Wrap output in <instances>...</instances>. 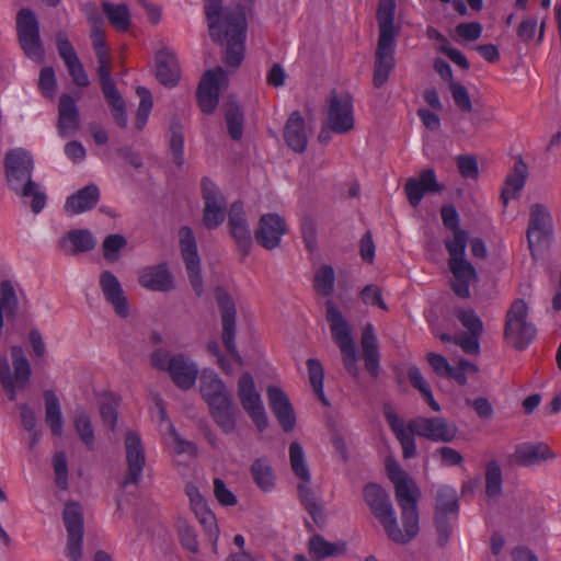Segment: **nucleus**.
I'll return each instance as SVG.
<instances>
[{"label": "nucleus", "instance_id": "obj_20", "mask_svg": "<svg viewBox=\"0 0 561 561\" xmlns=\"http://www.w3.org/2000/svg\"><path fill=\"white\" fill-rule=\"evenodd\" d=\"M4 167L9 186L15 192H19L26 181L32 180L33 158L22 148L7 152Z\"/></svg>", "mask_w": 561, "mask_h": 561}, {"label": "nucleus", "instance_id": "obj_60", "mask_svg": "<svg viewBox=\"0 0 561 561\" xmlns=\"http://www.w3.org/2000/svg\"><path fill=\"white\" fill-rule=\"evenodd\" d=\"M449 90L456 106L465 113H469L472 110V102L467 89L455 81L449 83Z\"/></svg>", "mask_w": 561, "mask_h": 561}, {"label": "nucleus", "instance_id": "obj_3", "mask_svg": "<svg viewBox=\"0 0 561 561\" xmlns=\"http://www.w3.org/2000/svg\"><path fill=\"white\" fill-rule=\"evenodd\" d=\"M386 471L396 489V499L401 508L402 524L412 534L419 533L417 499L420 491L394 459L386 460Z\"/></svg>", "mask_w": 561, "mask_h": 561}, {"label": "nucleus", "instance_id": "obj_22", "mask_svg": "<svg viewBox=\"0 0 561 561\" xmlns=\"http://www.w3.org/2000/svg\"><path fill=\"white\" fill-rule=\"evenodd\" d=\"M185 493L190 500V505L197 520L203 526L209 540L214 541V546L218 539L219 529L217 527L216 517L209 510L206 500L201 494L198 488L193 483L185 485Z\"/></svg>", "mask_w": 561, "mask_h": 561}, {"label": "nucleus", "instance_id": "obj_53", "mask_svg": "<svg viewBox=\"0 0 561 561\" xmlns=\"http://www.w3.org/2000/svg\"><path fill=\"white\" fill-rule=\"evenodd\" d=\"M73 425L81 442L89 449H92L94 446L95 435L90 416L84 411H77L75 414Z\"/></svg>", "mask_w": 561, "mask_h": 561}, {"label": "nucleus", "instance_id": "obj_18", "mask_svg": "<svg viewBox=\"0 0 561 561\" xmlns=\"http://www.w3.org/2000/svg\"><path fill=\"white\" fill-rule=\"evenodd\" d=\"M227 76L221 67L207 70L198 84L196 96L203 113L211 114L219 102L221 85L226 82Z\"/></svg>", "mask_w": 561, "mask_h": 561}, {"label": "nucleus", "instance_id": "obj_57", "mask_svg": "<svg viewBox=\"0 0 561 561\" xmlns=\"http://www.w3.org/2000/svg\"><path fill=\"white\" fill-rule=\"evenodd\" d=\"M19 193H21V195L24 197H33L31 207L34 214H39L45 207L46 195L36 191V183L32 180L26 181L20 188Z\"/></svg>", "mask_w": 561, "mask_h": 561}, {"label": "nucleus", "instance_id": "obj_54", "mask_svg": "<svg viewBox=\"0 0 561 561\" xmlns=\"http://www.w3.org/2000/svg\"><path fill=\"white\" fill-rule=\"evenodd\" d=\"M335 273L331 265H323L314 274V289L322 296L328 297L333 293Z\"/></svg>", "mask_w": 561, "mask_h": 561}, {"label": "nucleus", "instance_id": "obj_23", "mask_svg": "<svg viewBox=\"0 0 561 561\" xmlns=\"http://www.w3.org/2000/svg\"><path fill=\"white\" fill-rule=\"evenodd\" d=\"M286 231L285 220L279 215L265 214L260 218L255 239L263 248L273 250L280 244L282 237Z\"/></svg>", "mask_w": 561, "mask_h": 561}, {"label": "nucleus", "instance_id": "obj_58", "mask_svg": "<svg viewBox=\"0 0 561 561\" xmlns=\"http://www.w3.org/2000/svg\"><path fill=\"white\" fill-rule=\"evenodd\" d=\"M459 322L468 330L470 334H482L483 323L472 309H461L456 313Z\"/></svg>", "mask_w": 561, "mask_h": 561}, {"label": "nucleus", "instance_id": "obj_14", "mask_svg": "<svg viewBox=\"0 0 561 561\" xmlns=\"http://www.w3.org/2000/svg\"><path fill=\"white\" fill-rule=\"evenodd\" d=\"M215 299L218 305L222 322V342L229 355L238 363L240 356L234 343L236 337V304L231 295L222 287L215 289Z\"/></svg>", "mask_w": 561, "mask_h": 561}, {"label": "nucleus", "instance_id": "obj_59", "mask_svg": "<svg viewBox=\"0 0 561 561\" xmlns=\"http://www.w3.org/2000/svg\"><path fill=\"white\" fill-rule=\"evenodd\" d=\"M126 245L122 234H110L103 241V255L108 262L117 260L118 252Z\"/></svg>", "mask_w": 561, "mask_h": 561}, {"label": "nucleus", "instance_id": "obj_25", "mask_svg": "<svg viewBox=\"0 0 561 561\" xmlns=\"http://www.w3.org/2000/svg\"><path fill=\"white\" fill-rule=\"evenodd\" d=\"M99 284L105 300L113 307L115 313L121 318H127L129 304L118 278L111 271H103L100 274Z\"/></svg>", "mask_w": 561, "mask_h": 561}, {"label": "nucleus", "instance_id": "obj_11", "mask_svg": "<svg viewBox=\"0 0 561 561\" xmlns=\"http://www.w3.org/2000/svg\"><path fill=\"white\" fill-rule=\"evenodd\" d=\"M459 513L458 494L455 488L443 485L436 493L435 526L439 539L446 542L451 531L450 520Z\"/></svg>", "mask_w": 561, "mask_h": 561}, {"label": "nucleus", "instance_id": "obj_29", "mask_svg": "<svg viewBox=\"0 0 561 561\" xmlns=\"http://www.w3.org/2000/svg\"><path fill=\"white\" fill-rule=\"evenodd\" d=\"M79 127L80 113L76 100L69 94H62L58 104V134L61 137L73 136Z\"/></svg>", "mask_w": 561, "mask_h": 561}, {"label": "nucleus", "instance_id": "obj_21", "mask_svg": "<svg viewBox=\"0 0 561 561\" xmlns=\"http://www.w3.org/2000/svg\"><path fill=\"white\" fill-rule=\"evenodd\" d=\"M56 48L72 79V82L80 88L88 87L90 84L88 73L80 61L73 45L70 43L64 31H59L56 34Z\"/></svg>", "mask_w": 561, "mask_h": 561}, {"label": "nucleus", "instance_id": "obj_6", "mask_svg": "<svg viewBox=\"0 0 561 561\" xmlns=\"http://www.w3.org/2000/svg\"><path fill=\"white\" fill-rule=\"evenodd\" d=\"M325 309L332 339L341 350L344 367L351 375L356 376L357 355L351 325L332 301H327Z\"/></svg>", "mask_w": 561, "mask_h": 561}, {"label": "nucleus", "instance_id": "obj_2", "mask_svg": "<svg viewBox=\"0 0 561 561\" xmlns=\"http://www.w3.org/2000/svg\"><path fill=\"white\" fill-rule=\"evenodd\" d=\"M383 417L402 447L404 459L416 454L415 435L432 442L450 443L457 435V426L442 416H417L405 424L390 403L383 404Z\"/></svg>", "mask_w": 561, "mask_h": 561}, {"label": "nucleus", "instance_id": "obj_43", "mask_svg": "<svg viewBox=\"0 0 561 561\" xmlns=\"http://www.w3.org/2000/svg\"><path fill=\"white\" fill-rule=\"evenodd\" d=\"M251 476L256 486L263 492H271L275 486L276 477L266 458H257L250 468Z\"/></svg>", "mask_w": 561, "mask_h": 561}, {"label": "nucleus", "instance_id": "obj_34", "mask_svg": "<svg viewBox=\"0 0 561 561\" xmlns=\"http://www.w3.org/2000/svg\"><path fill=\"white\" fill-rule=\"evenodd\" d=\"M528 176V168L527 164L519 157L512 169V171L507 174L504 187L501 193V199L504 206H507L508 202L515 198L518 193L525 186L526 180Z\"/></svg>", "mask_w": 561, "mask_h": 561}, {"label": "nucleus", "instance_id": "obj_37", "mask_svg": "<svg viewBox=\"0 0 561 561\" xmlns=\"http://www.w3.org/2000/svg\"><path fill=\"white\" fill-rule=\"evenodd\" d=\"M199 388L201 394L208 405L230 397L224 381L211 370H204L202 373Z\"/></svg>", "mask_w": 561, "mask_h": 561}, {"label": "nucleus", "instance_id": "obj_13", "mask_svg": "<svg viewBox=\"0 0 561 561\" xmlns=\"http://www.w3.org/2000/svg\"><path fill=\"white\" fill-rule=\"evenodd\" d=\"M179 240L182 259L187 271L191 286L195 294L201 296L203 294L201 259L193 230L187 226L181 227L179 230Z\"/></svg>", "mask_w": 561, "mask_h": 561}, {"label": "nucleus", "instance_id": "obj_30", "mask_svg": "<svg viewBox=\"0 0 561 561\" xmlns=\"http://www.w3.org/2000/svg\"><path fill=\"white\" fill-rule=\"evenodd\" d=\"M139 284L152 291L167 293L173 289L174 282L165 263L146 267L138 277Z\"/></svg>", "mask_w": 561, "mask_h": 561}, {"label": "nucleus", "instance_id": "obj_46", "mask_svg": "<svg viewBox=\"0 0 561 561\" xmlns=\"http://www.w3.org/2000/svg\"><path fill=\"white\" fill-rule=\"evenodd\" d=\"M307 367L309 382L312 387L314 394L323 405L329 407L330 402L324 393V369L322 364L317 358H309L307 360Z\"/></svg>", "mask_w": 561, "mask_h": 561}, {"label": "nucleus", "instance_id": "obj_63", "mask_svg": "<svg viewBox=\"0 0 561 561\" xmlns=\"http://www.w3.org/2000/svg\"><path fill=\"white\" fill-rule=\"evenodd\" d=\"M100 414L103 422L113 430L117 421V397L115 394H110L107 400L102 402Z\"/></svg>", "mask_w": 561, "mask_h": 561}, {"label": "nucleus", "instance_id": "obj_19", "mask_svg": "<svg viewBox=\"0 0 561 561\" xmlns=\"http://www.w3.org/2000/svg\"><path fill=\"white\" fill-rule=\"evenodd\" d=\"M202 193L205 202L203 221L207 229L218 228L226 217L225 198L218 186L208 178L202 179Z\"/></svg>", "mask_w": 561, "mask_h": 561}, {"label": "nucleus", "instance_id": "obj_5", "mask_svg": "<svg viewBox=\"0 0 561 561\" xmlns=\"http://www.w3.org/2000/svg\"><path fill=\"white\" fill-rule=\"evenodd\" d=\"M536 327L528 321V306L524 299H515L505 317V340L516 350H526L535 340Z\"/></svg>", "mask_w": 561, "mask_h": 561}, {"label": "nucleus", "instance_id": "obj_39", "mask_svg": "<svg viewBox=\"0 0 561 561\" xmlns=\"http://www.w3.org/2000/svg\"><path fill=\"white\" fill-rule=\"evenodd\" d=\"M60 248L69 254L87 252L95 247L91 232L87 229L70 230L61 240Z\"/></svg>", "mask_w": 561, "mask_h": 561}, {"label": "nucleus", "instance_id": "obj_33", "mask_svg": "<svg viewBox=\"0 0 561 561\" xmlns=\"http://www.w3.org/2000/svg\"><path fill=\"white\" fill-rule=\"evenodd\" d=\"M100 199V190L95 184L87 185L70 195L65 204V210L71 215L91 210Z\"/></svg>", "mask_w": 561, "mask_h": 561}, {"label": "nucleus", "instance_id": "obj_51", "mask_svg": "<svg viewBox=\"0 0 561 561\" xmlns=\"http://www.w3.org/2000/svg\"><path fill=\"white\" fill-rule=\"evenodd\" d=\"M136 94L140 102L136 114V128L142 130L147 125L150 113L152 111L153 101L151 92L146 87H137Z\"/></svg>", "mask_w": 561, "mask_h": 561}, {"label": "nucleus", "instance_id": "obj_47", "mask_svg": "<svg viewBox=\"0 0 561 561\" xmlns=\"http://www.w3.org/2000/svg\"><path fill=\"white\" fill-rule=\"evenodd\" d=\"M289 459L295 476L304 482H310L311 473L305 460L304 449L299 443L293 442L290 444Z\"/></svg>", "mask_w": 561, "mask_h": 561}, {"label": "nucleus", "instance_id": "obj_50", "mask_svg": "<svg viewBox=\"0 0 561 561\" xmlns=\"http://www.w3.org/2000/svg\"><path fill=\"white\" fill-rule=\"evenodd\" d=\"M19 308L14 285L5 279L0 284V309L4 311L7 318L14 317Z\"/></svg>", "mask_w": 561, "mask_h": 561}, {"label": "nucleus", "instance_id": "obj_48", "mask_svg": "<svg viewBox=\"0 0 561 561\" xmlns=\"http://www.w3.org/2000/svg\"><path fill=\"white\" fill-rule=\"evenodd\" d=\"M227 130L231 139L240 140L243 135L244 116L241 107L234 103L227 106L225 112Z\"/></svg>", "mask_w": 561, "mask_h": 561}, {"label": "nucleus", "instance_id": "obj_8", "mask_svg": "<svg viewBox=\"0 0 561 561\" xmlns=\"http://www.w3.org/2000/svg\"><path fill=\"white\" fill-rule=\"evenodd\" d=\"M553 236V221L551 214L542 204H534L529 209L527 227V242L530 254L537 259V252L547 248Z\"/></svg>", "mask_w": 561, "mask_h": 561}, {"label": "nucleus", "instance_id": "obj_4", "mask_svg": "<svg viewBox=\"0 0 561 561\" xmlns=\"http://www.w3.org/2000/svg\"><path fill=\"white\" fill-rule=\"evenodd\" d=\"M364 497L371 513L382 525L386 534L392 541L405 543L417 535H410L404 525L403 531L400 529L390 496L379 484H367L364 489Z\"/></svg>", "mask_w": 561, "mask_h": 561}, {"label": "nucleus", "instance_id": "obj_9", "mask_svg": "<svg viewBox=\"0 0 561 561\" xmlns=\"http://www.w3.org/2000/svg\"><path fill=\"white\" fill-rule=\"evenodd\" d=\"M16 33L24 54L34 61H41L44 57V47L37 18L31 9L23 8L18 12Z\"/></svg>", "mask_w": 561, "mask_h": 561}, {"label": "nucleus", "instance_id": "obj_41", "mask_svg": "<svg viewBox=\"0 0 561 561\" xmlns=\"http://www.w3.org/2000/svg\"><path fill=\"white\" fill-rule=\"evenodd\" d=\"M396 2L394 0H380L377 10L379 26L378 38H396L398 30L394 26Z\"/></svg>", "mask_w": 561, "mask_h": 561}, {"label": "nucleus", "instance_id": "obj_31", "mask_svg": "<svg viewBox=\"0 0 561 561\" xmlns=\"http://www.w3.org/2000/svg\"><path fill=\"white\" fill-rule=\"evenodd\" d=\"M284 138L293 151L301 153L306 150L308 145L306 123L298 111L289 115L284 128Z\"/></svg>", "mask_w": 561, "mask_h": 561}, {"label": "nucleus", "instance_id": "obj_38", "mask_svg": "<svg viewBox=\"0 0 561 561\" xmlns=\"http://www.w3.org/2000/svg\"><path fill=\"white\" fill-rule=\"evenodd\" d=\"M43 398L45 402V422L54 436H61L64 420L59 399L50 389L43 391Z\"/></svg>", "mask_w": 561, "mask_h": 561}, {"label": "nucleus", "instance_id": "obj_42", "mask_svg": "<svg viewBox=\"0 0 561 561\" xmlns=\"http://www.w3.org/2000/svg\"><path fill=\"white\" fill-rule=\"evenodd\" d=\"M310 482L301 481L298 486V495L305 510L308 512L314 524L322 527L325 523V516L322 505L318 502L313 491L309 488Z\"/></svg>", "mask_w": 561, "mask_h": 561}, {"label": "nucleus", "instance_id": "obj_17", "mask_svg": "<svg viewBox=\"0 0 561 561\" xmlns=\"http://www.w3.org/2000/svg\"><path fill=\"white\" fill-rule=\"evenodd\" d=\"M396 38H378L374 56L373 85L381 89L396 68Z\"/></svg>", "mask_w": 561, "mask_h": 561}, {"label": "nucleus", "instance_id": "obj_56", "mask_svg": "<svg viewBox=\"0 0 561 561\" xmlns=\"http://www.w3.org/2000/svg\"><path fill=\"white\" fill-rule=\"evenodd\" d=\"M38 89L42 95L46 99L53 100L57 91V79L53 67H43L38 76Z\"/></svg>", "mask_w": 561, "mask_h": 561}, {"label": "nucleus", "instance_id": "obj_32", "mask_svg": "<svg viewBox=\"0 0 561 561\" xmlns=\"http://www.w3.org/2000/svg\"><path fill=\"white\" fill-rule=\"evenodd\" d=\"M156 76L163 85L173 87L180 79V67L172 50L162 48L156 55Z\"/></svg>", "mask_w": 561, "mask_h": 561}, {"label": "nucleus", "instance_id": "obj_52", "mask_svg": "<svg viewBox=\"0 0 561 561\" xmlns=\"http://www.w3.org/2000/svg\"><path fill=\"white\" fill-rule=\"evenodd\" d=\"M55 484L60 491H67L69 488V471L67 455L65 451H57L51 459Z\"/></svg>", "mask_w": 561, "mask_h": 561}, {"label": "nucleus", "instance_id": "obj_7", "mask_svg": "<svg viewBox=\"0 0 561 561\" xmlns=\"http://www.w3.org/2000/svg\"><path fill=\"white\" fill-rule=\"evenodd\" d=\"M14 374L12 375L9 362L0 356V383L10 401L16 398V389L24 388L31 378L32 370L24 351L19 345L10 348Z\"/></svg>", "mask_w": 561, "mask_h": 561}, {"label": "nucleus", "instance_id": "obj_45", "mask_svg": "<svg viewBox=\"0 0 561 561\" xmlns=\"http://www.w3.org/2000/svg\"><path fill=\"white\" fill-rule=\"evenodd\" d=\"M469 242V232L465 229L450 231L444 239V247L449 255L448 261L466 259V249Z\"/></svg>", "mask_w": 561, "mask_h": 561}, {"label": "nucleus", "instance_id": "obj_64", "mask_svg": "<svg viewBox=\"0 0 561 561\" xmlns=\"http://www.w3.org/2000/svg\"><path fill=\"white\" fill-rule=\"evenodd\" d=\"M440 218L443 221V226L448 231L462 230V228L460 227V216L454 205H443L440 208Z\"/></svg>", "mask_w": 561, "mask_h": 561}, {"label": "nucleus", "instance_id": "obj_16", "mask_svg": "<svg viewBox=\"0 0 561 561\" xmlns=\"http://www.w3.org/2000/svg\"><path fill=\"white\" fill-rule=\"evenodd\" d=\"M329 128L336 134H346L354 128V105L350 94L333 92L329 99L328 108Z\"/></svg>", "mask_w": 561, "mask_h": 561}, {"label": "nucleus", "instance_id": "obj_62", "mask_svg": "<svg viewBox=\"0 0 561 561\" xmlns=\"http://www.w3.org/2000/svg\"><path fill=\"white\" fill-rule=\"evenodd\" d=\"M360 299L365 305L377 306L382 310H388L387 304L383 301L381 290L378 286L369 284L360 291Z\"/></svg>", "mask_w": 561, "mask_h": 561}, {"label": "nucleus", "instance_id": "obj_28", "mask_svg": "<svg viewBox=\"0 0 561 561\" xmlns=\"http://www.w3.org/2000/svg\"><path fill=\"white\" fill-rule=\"evenodd\" d=\"M168 373L172 381L183 390L191 389L198 375L197 365L185 357L183 354H178L171 357L168 364Z\"/></svg>", "mask_w": 561, "mask_h": 561}, {"label": "nucleus", "instance_id": "obj_27", "mask_svg": "<svg viewBox=\"0 0 561 561\" xmlns=\"http://www.w3.org/2000/svg\"><path fill=\"white\" fill-rule=\"evenodd\" d=\"M448 267L453 274L450 287L462 299L470 297V286L477 282L478 273L474 266L467 260L448 261Z\"/></svg>", "mask_w": 561, "mask_h": 561}, {"label": "nucleus", "instance_id": "obj_40", "mask_svg": "<svg viewBox=\"0 0 561 561\" xmlns=\"http://www.w3.org/2000/svg\"><path fill=\"white\" fill-rule=\"evenodd\" d=\"M346 549L345 542H330L323 536L314 534L308 542V551L312 559L324 560L327 558L337 557L344 553Z\"/></svg>", "mask_w": 561, "mask_h": 561}, {"label": "nucleus", "instance_id": "obj_12", "mask_svg": "<svg viewBox=\"0 0 561 561\" xmlns=\"http://www.w3.org/2000/svg\"><path fill=\"white\" fill-rule=\"evenodd\" d=\"M67 530V557L70 561H80L83 543V511L79 503L69 502L62 513Z\"/></svg>", "mask_w": 561, "mask_h": 561}, {"label": "nucleus", "instance_id": "obj_10", "mask_svg": "<svg viewBox=\"0 0 561 561\" xmlns=\"http://www.w3.org/2000/svg\"><path fill=\"white\" fill-rule=\"evenodd\" d=\"M238 398L257 431L261 433L265 431L268 426V419L261 394L257 392L254 379L249 373H243L238 380Z\"/></svg>", "mask_w": 561, "mask_h": 561}, {"label": "nucleus", "instance_id": "obj_36", "mask_svg": "<svg viewBox=\"0 0 561 561\" xmlns=\"http://www.w3.org/2000/svg\"><path fill=\"white\" fill-rule=\"evenodd\" d=\"M210 414L218 427L226 434L236 428L237 409L232 403L231 396L208 405Z\"/></svg>", "mask_w": 561, "mask_h": 561}, {"label": "nucleus", "instance_id": "obj_61", "mask_svg": "<svg viewBox=\"0 0 561 561\" xmlns=\"http://www.w3.org/2000/svg\"><path fill=\"white\" fill-rule=\"evenodd\" d=\"M230 233L236 241L238 250L242 253L243 256H247L252 248V237L249 225L236 227L230 230Z\"/></svg>", "mask_w": 561, "mask_h": 561}, {"label": "nucleus", "instance_id": "obj_1", "mask_svg": "<svg viewBox=\"0 0 561 561\" xmlns=\"http://www.w3.org/2000/svg\"><path fill=\"white\" fill-rule=\"evenodd\" d=\"M204 13L211 39L226 45L225 64L239 67L244 58L248 31L244 7L240 3L224 7L222 0H204Z\"/></svg>", "mask_w": 561, "mask_h": 561}, {"label": "nucleus", "instance_id": "obj_24", "mask_svg": "<svg viewBox=\"0 0 561 561\" xmlns=\"http://www.w3.org/2000/svg\"><path fill=\"white\" fill-rule=\"evenodd\" d=\"M268 405L284 432H290L296 425V415L286 393L277 386L266 389Z\"/></svg>", "mask_w": 561, "mask_h": 561}, {"label": "nucleus", "instance_id": "obj_26", "mask_svg": "<svg viewBox=\"0 0 561 561\" xmlns=\"http://www.w3.org/2000/svg\"><path fill=\"white\" fill-rule=\"evenodd\" d=\"M440 191L442 186L438 184L433 169L422 170L417 178H410L404 184L408 202L413 207L420 205L426 193H437Z\"/></svg>", "mask_w": 561, "mask_h": 561}, {"label": "nucleus", "instance_id": "obj_15", "mask_svg": "<svg viewBox=\"0 0 561 561\" xmlns=\"http://www.w3.org/2000/svg\"><path fill=\"white\" fill-rule=\"evenodd\" d=\"M127 469L122 479V488L137 485L146 466V454L140 435L128 431L125 435Z\"/></svg>", "mask_w": 561, "mask_h": 561}, {"label": "nucleus", "instance_id": "obj_55", "mask_svg": "<svg viewBox=\"0 0 561 561\" xmlns=\"http://www.w3.org/2000/svg\"><path fill=\"white\" fill-rule=\"evenodd\" d=\"M502 471L496 461H490L485 470V493L494 497L502 492Z\"/></svg>", "mask_w": 561, "mask_h": 561}, {"label": "nucleus", "instance_id": "obj_35", "mask_svg": "<svg viewBox=\"0 0 561 561\" xmlns=\"http://www.w3.org/2000/svg\"><path fill=\"white\" fill-rule=\"evenodd\" d=\"M553 454L543 443H522L515 448L512 461L519 466H531L540 460L552 458Z\"/></svg>", "mask_w": 561, "mask_h": 561}, {"label": "nucleus", "instance_id": "obj_49", "mask_svg": "<svg viewBox=\"0 0 561 561\" xmlns=\"http://www.w3.org/2000/svg\"><path fill=\"white\" fill-rule=\"evenodd\" d=\"M169 145L173 162L178 167H182L184 164V131L178 122H172L170 125Z\"/></svg>", "mask_w": 561, "mask_h": 561}, {"label": "nucleus", "instance_id": "obj_44", "mask_svg": "<svg viewBox=\"0 0 561 561\" xmlns=\"http://www.w3.org/2000/svg\"><path fill=\"white\" fill-rule=\"evenodd\" d=\"M102 9L108 22L119 32H126L130 26V13L126 4H113L108 1L102 2Z\"/></svg>", "mask_w": 561, "mask_h": 561}]
</instances>
